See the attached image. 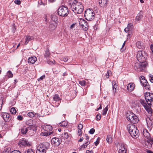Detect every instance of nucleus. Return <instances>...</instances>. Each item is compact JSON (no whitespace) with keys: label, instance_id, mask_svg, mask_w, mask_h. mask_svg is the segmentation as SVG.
Here are the masks:
<instances>
[{"label":"nucleus","instance_id":"37","mask_svg":"<svg viewBox=\"0 0 153 153\" xmlns=\"http://www.w3.org/2000/svg\"><path fill=\"white\" fill-rule=\"evenodd\" d=\"M108 109V105L102 111V114L103 115H105L106 114L107 111Z\"/></svg>","mask_w":153,"mask_h":153},{"label":"nucleus","instance_id":"26","mask_svg":"<svg viewBox=\"0 0 153 153\" xmlns=\"http://www.w3.org/2000/svg\"><path fill=\"white\" fill-rule=\"evenodd\" d=\"M112 85L113 92L115 93L116 91V89L118 87L117 83L115 81H113L112 82Z\"/></svg>","mask_w":153,"mask_h":153},{"label":"nucleus","instance_id":"22","mask_svg":"<svg viewBox=\"0 0 153 153\" xmlns=\"http://www.w3.org/2000/svg\"><path fill=\"white\" fill-rule=\"evenodd\" d=\"M42 128L44 131H46L49 132H51L50 131H52V129L51 126L48 125H44Z\"/></svg>","mask_w":153,"mask_h":153},{"label":"nucleus","instance_id":"30","mask_svg":"<svg viewBox=\"0 0 153 153\" xmlns=\"http://www.w3.org/2000/svg\"><path fill=\"white\" fill-rule=\"evenodd\" d=\"M61 137L64 139L68 138L69 137L68 134L66 132H64L61 135Z\"/></svg>","mask_w":153,"mask_h":153},{"label":"nucleus","instance_id":"14","mask_svg":"<svg viewBox=\"0 0 153 153\" xmlns=\"http://www.w3.org/2000/svg\"><path fill=\"white\" fill-rule=\"evenodd\" d=\"M147 127L149 131H151L153 127L152 121L151 118L147 117L146 120Z\"/></svg>","mask_w":153,"mask_h":153},{"label":"nucleus","instance_id":"11","mask_svg":"<svg viewBox=\"0 0 153 153\" xmlns=\"http://www.w3.org/2000/svg\"><path fill=\"white\" fill-rule=\"evenodd\" d=\"M118 149L119 153H126V146L124 144H120Z\"/></svg>","mask_w":153,"mask_h":153},{"label":"nucleus","instance_id":"53","mask_svg":"<svg viewBox=\"0 0 153 153\" xmlns=\"http://www.w3.org/2000/svg\"><path fill=\"white\" fill-rule=\"evenodd\" d=\"M83 128V126L81 124H79L78 126V129H82Z\"/></svg>","mask_w":153,"mask_h":153},{"label":"nucleus","instance_id":"47","mask_svg":"<svg viewBox=\"0 0 153 153\" xmlns=\"http://www.w3.org/2000/svg\"><path fill=\"white\" fill-rule=\"evenodd\" d=\"M95 132V129L94 128H91L89 131V133L90 134H93Z\"/></svg>","mask_w":153,"mask_h":153},{"label":"nucleus","instance_id":"31","mask_svg":"<svg viewBox=\"0 0 153 153\" xmlns=\"http://www.w3.org/2000/svg\"><path fill=\"white\" fill-rule=\"evenodd\" d=\"M51 133V132H49L46 131H44L41 132V134L42 136H47L49 135H50Z\"/></svg>","mask_w":153,"mask_h":153},{"label":"nucleus","instance_id":"12","mask_svg":"<svg viewBox=\"0 0 153 153\" xmlns=\"http://www.w3.org/2000/svg\"><path fill=\"white\" fill-rule=\"evenodd\" d=\"M51 142L52 144L56 146H58L60 144L62 140L59 138L55 137L52 139Z\"/></svg>","mask_w":153,"mask_h":153},{"label":"nucleus","instance_id":"48","mask_svg":"<svg viewBox=\"0 0 153 153\" xmlns=\"http://www.w3.org/2000/svg\"><path fill=\"white\" fill-rule=\"evenodd\" d=\"M100 142V138L99 137L98 138L97 140V141L94 142L95 145L96 146H97V145L99 144Z\"/></svg>","mask_w":153,"mask_h":153},{"label":"nucleus","instance_id":"64","mask_svg":"<svg viewBox=\"0 0 153 153\" xmlns=\"http://www.w3.org/2000/svg\"><path fill=\"white\" fill-rule=\"evenodd\" d=\"M83 139V137H81L80 139L78 141L79 142H81L82 141Z\"/></svg>","mask_w":153,"mask_h":153},{"label":"nucleus","instance_id":"59","mask_svg":"<svg viewBox=\"0 0 153 153\" xmlns=\"http://www.w3.org/2000/svg\"><path fill=\"white\" fill-rule=\"evenodd\" d=\"M60 71L59 70H58L57 71H56L55 70V69H53V73L56 74H58Z\"/></svg>","mask_w":153,"mask_h":153},{"label":"nucleus","instance_id":"50","mask_svg":"<svg viewBox=\"0 0 153 153\" xmlns=\"http://www.w3.org/2000/svg\"><path fill=\"white\" fill-rule=\"evenodd\" d=\"M14 2L15 3L17 4H20L21 2L20 0H15L14 1Z\"/></svg>","mask_w":153,"mask_h":153},{"label":"nucleus","instance_id":"15","mask_svg":"<svg viewBox=\"0 0 153 153\" xmlns=\"http://www.w3.org/2000/svg\"><path fill=\"white\" fill-rule=\"evenodd\" d=\"M2 116L4 121L6 122H9L11 119L10 115L7 113H2Z\"/></svg>","mask_w":153,"mask_h":153},{"label":"nucleus","instance_id":"36","mask_svg":"<svg viewBox=\"0 0 153 153\" xmlns=\"http://www.w3.org/2000/svg\"><path fill=\"white\" fill-rule=\"evenodd\" d=\"M50 53L49 52V50L47 49V50L45 51V56L46 58V59H48L49 58V56Z\"/></svg>","mask_w":153,"mask_h":153},{"label":"nucleus","instance_id":"28","mask_svg":"<svg viewBox=\"0 0 153 153\" xmlns=\"http://www.w3.org/2000/svg\"><path fill=\"white\" fill-rule=\"evenodd\" d=\"M33 37L32 36H26V38L25 39V44L26 45L30 41L33 39Z\"/></svg>","mask_w":153,"mask_h":153},{"label":"nucleus","instance_id":"60","mask_svg":"<svg viewBox=\"0 0 153 153\" xmlns=\"http://www.w3.org/2000/svg\"><path fill=\"white\" fill-rule=\"evenodd\" d=\"M0 132L1 133V135L3 137L5 135V131H0Z\"/></svg>","mask_w":153,"mask_h":153},{"label":"nucleus","instance_id":"54","mask_svg":"<svg viewBox=\"0 0 153 153\" xmlns=\"http://www.w3.org/2000/svg\"><path fill=\"white\" fill-rule=\"evenodd\" d=\"M45 75H44L43 76H41L39 79H38V80L39 81H40V80H42L44 78H45Z\"/></svg>","mask_w":153,"mask_h":153},{"label":"nucleus","instance_id":"6","mask_svg":"<svg viewBox=\"0 0 153 153\" xmlns=\"http://www.w3.org/2000/svg\"><path fill=\"white\" fill-rule=\"evenodd\" d=\"M49 144L48 143L40 144L37 147L36 153H46V151L49 147Z\"/></svg>","mask_w":153,"mask_h":153},{"label":"nucleus","instance_id":"39","mask_svg":"<svg viewBox=\"0 0 153 153\" xmlns=\"http://www.w3.org/2000/svg\"><path fill=\"white\" fill-rule=\"evenodd\" d=\"M79 84L82 86H85L86 84V82L84 80H82V81H79Z\"/></svg>","mask_w":153,"mask_h":153},{"label":"nucleus","instance_id":"13","mask_svg":"<svg viewBox=\"0 0 153 153\" xmlns=\"http://www.w3.org/2000/svg\"><path fill=\"white\" fill-rule=\"evenodd\" d=\"M19 145L21 147L23 146H29L31 145V144L26 140L22 139L19 141Z\"/></svg>","mask_w":153,"mask_h":153},{"label":"nucleus","instance_id":"42","mask_svg":"<svg viewBox=\"0 0 153 153\" xmlns=\"http://www.w3.org/2000/svg\"><path fill=\"white\" fill-rule=\"evenodd\" d=\"M7 75L9 77H12L13 76V74L10 71H8L7 73Z\"/></svg>","mask_w":153,"mask_h":153},{"label":"nucleus","instance_id":"55","mask_svg":"<svg viewBox=\"0 0 153 153\" xmlns=\"http://www.w3.org/2000/svg\"><path fill=\"white\" fill-rule=\"evenodd\" d=\"M82 129H78V135L80 136L82 135Z\"/></svg>","mask_w":153,"mask_h":153},{"label":"nucleus","instance_id":"34","mask_svg":"<svg viewBox=\"0 0 153 153\" xmlns=\"http://www.w3.org/2000/svg\"><path fill=\"white\" fill-rule=\"evenodd\" d=\"M60 125V126L62 127H67L68 126V123L65 121H63L60 124H59V125Z\"/></svg>","mask_w":153,"mask_h":153},{"label":"nucleus","instance_id":"9","mask_svg":"<svg viewBox=\"0 0 153 153\" xmlns=\"http://www.w3.org/2000/svg\"><path fill=\"white\" fill-rule=\"evenodd\" d=\"M143 63L140 62L135 63L133 66L134 69L138 71H142L144 68V65Z\"/></svg>","mask_w":153,"mask_h":153},{"label":"nucleus","instance_id":"56","mask_svg":"<svg viewBox=\"0 0 153 153\" xmlns=\"http://www.w3.org/2000/svg\"><path fill=\"white\" fill-rule=\"evenodd\" d=\"M101 117L100 115H98V114H97V115L96 119H97V120H100L101 119Z\"/></svg>","mask_w":153,"mask_h":153},{"label":"nucleus","instance_id":"51","mask_svg":"<svg viewBox=\"0 0 153 153\" xmlns=\"http://www.w3.org/2000/svg\"><path fill=\"white\" fill-rule=\"evenodd\" d=\"M62 60L65 62H67L68 60V57L67 56H65L62 58Z\"/></svg>","mask_w":153,"mask_h":153},{"label":"nucleus","instance_id":"8","mask_svg":"<svg viewBox=\"0 0 153 153\" xmlns=\"http://www.w3.org/2000/svg\"><path fill=\"white\" fill-rule=\"evenodd\" d=\"M95 13L94 10L90 9H87L85 13V17L88 21H91L94 18Z\"/></svg>","mask_w":153,"mask_h":153},{"label":"nucleus","instance_id":"35","mask_svg":"<svg viewBox=\"0 0 153 153\" xmlns=\"http://www.w3.org/2000/svg\"><path fill=\"white\" fill-rule=\"evenodd\" d=\"M51 19L53 22H54V23H56V22L58 20V17L56 15H52L51 16Z\"/></svg>","mask_w":153,"mask_h":153},{"label":"nucleus","instance_id":"45","mask_svg":"<svg viewBox=\"0 0 153 153\" xmlns=\"http://www.w3.org/2000/svg\"><path fill=\"white\" fill-rule=\"evenodd\" d=\"M31 122H32V121L30 120L27 122V124L29 125V126H31L32 128V131H33V129H32L33 126L31 124Z\"/></svg>","mask_w":153,"mask_h":153},{"label":"nucleus","instance_id":"2","mask_svg":"<svg viewBox=\"0 0 153 153\" xmlns=\"http://www.w3.org/2000/svg\"><path fill=\"white\" fill-rule=\"evenodd\" d=\"M70 4L72 10L75 13L80 14L83 12V7L80 3L76 0H70Z\"/></svg>","mask_w":153,"mask_h":153},{"label":"nucleus","instance_id":"33","mask_svg":"<svg viewBox=\"0 0 153 153\" xmlns=\"http://www.w3.org/2000/svg\"><path fill=\"white\" fill-rule=\"evenodd\" d=\"M90 143V142L89 141H87L85 143L83 144L82 145L80 148V150H81L82 149H84L86 148L88 145Z\"/></svg>","mask_w":153,"mask_h":153},{"label":"nucleus","instance_id":"24","mask_svg":"<svg viewBox=\"0 0 153 153\" xmlns=\"http://www.w3.org/2000/svg\"><path fill=\"white\" fill-rule=\"evenodd\" d=\"M133 27V25L132 24L130 23H129L127 25V27L125 28L124 31L126 33H127L129 31L131 30Z\"/></svg>","mask_w":153,"mask_h":153},{"label":"nucleus","instance_id":"16","mask_svg":"<svg viewBox=\"0 0 153 153\" xmlns=\"http://www.w3.org/2000/svg\"><path fill=\"white\" fill-rule=\"evenodd\" d=\"M143 134L145 138L144 139H145L146 140V139H147V140H149L151 138H150V134L147 129H145L143 130Z\"/></svg>","mask_w":153,"mask_h":153},{"label":"nucleus","instance_id":"38","mask_svg":"<svg viewBox=\"0 0 153 153\" xmlns=\"http://www.w3.org/2000/svg\"><path fill=\"white\" fill-rule=\"evenodd\" d=\"M47 63L50 65H53L55 64V62L54 60H53V61H51L49 58L47 59Z\"/></svg>","mask_w":153,"mask_h":153},{"label":"nucleus","instance_id":"49","mask_svg":"<svg viewBox=\"0 0 153 153\" xmlns=\"http://www.w3.org/2000/svg\"><path fill=\"white\" fill-rule=\"evenodd\" d=\"M23 119V117L21 115H19L17 116V119L19 120H22Z\"/></svg>","mask_w":153,"mask_h":153},{"label":"nucleus","instance_id":"19","mask_svg":"<svg viewBox=\"0 0 153 153\" xmlns=\"http://www.w3.org/2000/svg\"><path fill=\"white\" fill-rule=\"evenodd\" d=\"M37 61V58L35 56H31L28 59V62L29 63L33 64Z\"/></svg>","mask_w":153,"mask_h":153},{"label":"nucleus","instance_id":"58","mask_svg":"<svg viewBox=\"0 0 153 153\" xmlns=\"http://www.w3.org/2000/svg\"><path fill=\"white\" fill-rule=\"evenodd\" d=\"M75 23L73 24L70 26V28L71 29H72L75 27Z\"/></svg>","mask_w":153,"mask_h":153},{"label":"nucleus","instance_id":"3","mask_svg":"<svg viewBox=\"0 0 153 153\" xmlns=\"http://www.w3.org/2000/svg\"><path fill=\"white\" fill-rule=\"evenodd\" d=\"M127 128L129 133L133 138H137L139 136V131L135 126L130 124L127 125Z\"/></svg>","mask_w":153,"mask_h":153},{"label":"nucleus","instance_id":"10","mask_svg":"<svg viewBox=\"0 0 153 153\" xmlns=\"http://www.w3.org/2000/svg\"><path fill=\"white\" fill-rule=\"evenodd\" d=\"M140 79V83L145 87V88L146 90L149 89L150 86L148 85L147 81L145 79V77L143 76H141Z\"/></svg>","mask_w":153,"mask_h":153},{"label":"nucleus","instance_id":"1","mask_svg":"<svg viewBox=\"0 0 153 153\" xmlns=\"http://www.w3.org/2000/svg\"><path fill=\"white\" fill-rule=\"evenodd\" d=\"M145 99L148 105L144 100H141L140 103L143 106L146 111L149 114V116L152 115V111L151 106H153V94L147 93L145 94Z\"/></svg>","mask_w":153,"mask_h":153},{"label":"nucleus","instance_id":"61","mask_svg":"<svg viewBox=\"0 0 153 153\" xmlns=\"http://www.w3.org/2000/svg\"><path fill=\"white\" fill-rule=\"evenodd\" d=\"M86 153H93V152L92 151H90L89 150H87L86 151Z\"/></svg>","mask_w":153,"mask_h":153},{"label":"nucleus","instance_id":"25","mask_svg":"<svg viewBox=\"0 0 153 153\" xmlns=\"http://www.w3.org/2000/svg\"><path fill=\"white\" fill-rule=\"evenodd\" d=\"M143 16L142 13L141 12H140L137 14V16L136 17L135 21L138 22L141 20L143 18Z\"/></svg>","mask_w":153,"mask_h":153},{"label":"nucleus","instance_id":"63","mask_svg":"<svg viewBox=\"0 0 153 153\" xmlns=\"http://www.w3.org/2000/svg\"><path fill=\"white\" fill-rule=\"evenodd\" d=\"M85 139L88 140L89 139V137L87 134H85Z\"/></svg>","mask_w":153,"mask_h":153},{"label":"nucleus","instance_id":"18","mask_svg":"<svg viewBox=\"0 0 153 153\" xmlns=\"http://www.w3.org/2000/svg\"><path fill=\"white\" fill-rule=\"evenodd\" d=\"M30 131H32L31 126H29L27 128L24 127L21 129L22 133L23 134H25L28 132L29 133Z\"/></svg>","mask_w":153,"mask_h":153},{"label":"nucleus","instance_id":"29","mask_svg":"<svg viewBox=\"0 0 153 153\" xmlns=\"http://www.w3.org/2000/svg\"><path fill=\"white\" fill-rule=\"evenodd\" d=\"M56 27V23H55L51 24L49 26V27L50 30H55Z\"/></svg>","mask_w":153,"mask_h":153},{"label":"nucleus","instance_id":"20","mask_svg":"<svg viewBox=\"0 0 153 153\" xmlns=\"http://www.w3.org/2000/svg\"><path fill=\"white\" fill-rule=\"evenodd\" d=\"M134 84L133 83H130L128 84L127 87L128 90L130 91H132L135 88Z\"/></svg>","mask_w":153,"mask_h":153},{"label":"nucleus","instance_id":"41","mask_svg":"<svg viewBox=\"0 0 153 153\" xmlns=\"http://www.w3.org/2000/svg\"><path fill=\"white\" fill-rule=\"evenodd\" d=\"M10 112L12 114H15L16 113V111L14 107H12L10 110Z\"/></svg>","mask_w":153,"mask_h":153},{"label":"nucleus","instance_id":"43","mask_svg":"<svg viewBox=\"0 0 153 153\" xmlns=\"http://www.w3.org/2000/svg\"><path fill=\"white\" fill-rule=\"evenodd\" d=\"M25 153H34V152L33 149H29L25 151Z\"/></svg>","mask_w":153,"mask_h":153},{"label":"nucleus","instance_id":"57","mask_svg":"<svg viewBox=\"0 0 153 153\" xmlns=\"http://www.w3.org/2000/svg\"><path fill=\"white\" fill-rule=\"evenodd\" d=\"M10 153H21V152L18 151V150H14V151H12V152H11Z\"/></svg>","mask_w":153,"mask_h":153},{"label":"nucleus","instance_id":"7","mask_svg":"<svg viewBox=\"0 0 153 153\" xmlns=\"http://www.w3.org/2000/svg\"><path fill=\"white\" fill-rule=\"evenodd\" d=\"M147 57V56L144 51L141 50L137 52V58L139 62H143L145 61Z\"/></svg>","mask_w":153,"mask_h":153},{"label":"nucleus","instance_id":"62","mask_svg":"<svg viewBox=\"0 0 153 153\" xmlns=\"http://www.w3.org/2000/svg\"><path fill=\"white\" fill-rule=\"evenodd\" d=\"M2 101L1 99H0V108L1 107H2Z\"/></svg>","mask_w":153,"mask_h":153},{"label":"nucleus","instance_id":"40","mask_svg":"<svg viewBox=\"0 0 153 153\" xmlns=\"http://www.w3.org/2000/svg\"><path fill=\"white\" fill-rule=\"evenodd\" d=\"M27 115L28 117L30 118H32L35 116V114H34V112H28Z\"/></svg>","mask_w":153,"mask_h":153},{"label":"nucleus","instance_id":"52","mask_svg":"<svg viewBox=\"0 0 153 153\" xmlns=\"http://www.w3.org/2000/svg\"><path fill=\"white\" fill-rule=\"evenodd\" d=\"M111 71H107V74H106V77L107 78H108L109 76L111 74Z\"/></svg>","mask_w":153,"mask_h":153},{"label":"nucleus","instance_id":"5","mask_svg":"<svg viewBox=\"0 0 153 153\" xmlns=\"http://www.w3.org/2000/svg\"><path fill=\"white\" fill-rule=\"evenodd\" d=\"M69 13V11L67 7L62 5L58 9V13L60 16H67Z\"/></svg>","mask_w":153,"mask_h":153},{"label":"nucleus","instance_id":"44","mask_svg":"<svg viewBox=\"0 0 153 153\" xmlns=\"http://www.w3.org/2000/svg\"><path fill=\"white\" fill-rule=\"evenodd\" d=\"M149 79L150 81L152 82H153V76L152 75H149Z\"/></svg>","mask_w":153,"mask_h":153},{"label":"nucleus","instance_id":"32","mask_svg":"<svg viewBox=\"0 0 153 153\" xmlns=\"http://www.w3.org/2000/svg\"><path fill=\"white\" fill-rule=\"evenodd\" d=\"M107 142L109 144L111 143L112 141V138L110 135H108L106 138Z\"/></svg>","mask_w":153,"mask_h":153},{"label":"nucleus","instance_id":"23","mask_svg":"<svg viewBox=\"0 0 153 153\" xmlns=\"http://www.w3.org/2000/svg\"><path fill=\"white\" fill-rule=\"evenodd\" d=\"M107 0H99V3L100 4L101 6L105 7L107 6Z\"/></svg>","mask_w":153,"mask_h":153},{"label":"nucleus","instance_id":"46","mask_svg":"<svg viewBox=\"0 0 153 153\" xmlns=\"http://www.w3.org/2000/svg\"><path fill=\"white\" fill-rule=\"evenodd\" d=\"M82 28L83 29L84 31H86L88 29V26L87 24L86 25H85V26H82Z\"/></svg>","mask_w":153,"mask_h":153},{"label":"nucleus","instance_id":"17","mask_svg":"<svg viewBox=\"0 0 153 153\" xmlns=\"http://www.w3.org/2000/svg\"><path fill=\"white\" fill-rule=\"evenodd\" d=\"M53 99L54 101L56 102V106L57 107L60 103L61 99L58 94H56L53 97Z\"/></svg>","mask_w":153,"mask_h":153},{"label":"nucleus","instance_id":"4","mask_svg":"<svg viewBox=\"0 0 153 153\" xmlns=\"http://www.w3.org/2000/svg\"><path fill=\"white\" fill-rule=\"evenodd\" d=\"M126 116L127 120L132 123H136L138 121V119L137 116L131 112L127 113Z\"/></svg>","mask_w":153,"mask_h":153},{"label":"nucleus","instance_id":"21","mask_svg":"<svg viewBox=\"0 0 153 153\" xmlns=\"http://www.w3.org/2000/svg\"><path fill=\"white\" fill-rule=\"evenodd\" d=\"M136 45L139 49H143L145 47L144 44L140 41L137 42L136 43Z\"/></svg>","mask_w":153,"mask_h":153},{"label":"nucleus","instance_id":"27","mask_svg":"<svg viewBox=\"0 0 153 153\" xmlns=\"http://www.w3.org/2000/svg\"><path fill=\"white\" fill-rule=\"evenodd\" d=\"M79 24L80 25L82 26H85L87 24V22L84 19H80L79 21Z\"/></svg>","mask_w":153,"mask_h":153}]
</instances>
